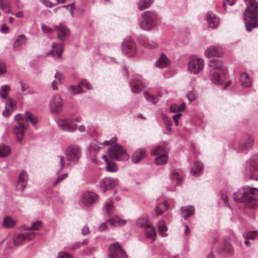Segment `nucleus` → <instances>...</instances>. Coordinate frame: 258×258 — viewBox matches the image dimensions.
<instances>
[{
	"mask_svg": "<svg viewBox=\"0 0 258 258\" xmlns=\"http://www.w3.org/2000/svg\"><path fill=\"white\" fill-rule=\"evenodd\" d=\"M109 254L108 258H127L126 252L122 249L118 242L112 243L109 247Z\"/></svg>",
	"mask_w": 258,
	"mask_h": 258,
	"instance_id": "9d476101",
	"label": "nucleus"
},
{
	"mask_svg": "<svg viewBox=\"0 0 258 258\" xmlns=\"http://www.w3.org/2000/svg\"><path fill=\"white\" fill-rule=\"evenodd\" d=\"M209 65L212 68L210 71V77L215 84H221L226 78V69L221 62L210 61Z\"/></svg>",
	"mask_w": 258,
	"mask_h": 258,
	"instance_id": "7ed1b4c3",
	"label": "nucleus"
},
{
	"mask_svg": "<svg viewBox=\"0 0 258 258\" xmlns=\"http://www.w3.org/2000/svg\"><path fill=\"white\" fill-rule=\"evenodd\" d=\"M239 81L241 82V85L244 88L250 87L252 85L250 78L245 72H243L240 74Z\"/></svg>",
	"mask_w": 258,
	"mask_h": 258,
	"instance_id": "bb28decb",
	"label": "nucleus"
},
{
	"mask_svg": "<svg viewBox=\"0 0 258 258\" xmlns=\"http://www.w3.org/2000/svg\"><path fill=\"white\" fill-rule=\"evenodd\" d=\"M11 90V87L9 85H5L0 89V97L3 99L8 98V94Z\"/></svg>",
	"mask_w": 258,
	"mask_h": 258,
	"instance_id": "c9c22d12",
	"label": "nucleus"
},
{
	"mask_svg": "<svg viewBox=\"0 0 258 258\" xmlns=\"http://www.w3.org/2000/svg\"><path fill=\"white\" fill-rule=\"evenodd\" d=\"M224 250L229 255H232L233 253V249L231 245L229 244H227L225 245Z\"/></svg>",
	"mask_w": 258,
	"mask_h": 258,
	"instance_id": "4d7b16f0",
	"label": "nucleus"
},
{
	"mask_svg": "<svg viewBox=\"0 0 258 258\" xmlns=\"http://www.w3.org/2000/svg\"><path fill=\"white\" fill-rule=\"evenodd\" d=\"M253 142L252 137H248L247 140L244 144H240L238 146V151L240 152H244L246 149L250 148Z\"/></svg>",
	"mask_w": 258,
	"mask_h": 258,
	"instance_id": "7c9ffc66",
	"label": "nucleus"
},
{
	"mask_svg": "<svg viewBox=\"0 0 258 258\" xmlns=\"http://www.w3.org/2000/svg\"><path fill=\"white\" fill-rule=\"evenodd\" d=\"M203 165L199 161H196L194 165L190 170L191 174L195 176L200 175L203 171Z\"/></svg>",
	"mask_w": 258,
	"mask_h": 258,
	"instance_id": "c85d7f7f",
	"label": "nucleus"
},
{
	"mask_svg": "<svg viewBox=\"0 0 258 258\" xmlns=\"http://www.w3.org/2000/svg\"><path fill=\"white\" fill-rule=\"evenodd\" d=\"M143 93L147 101L152 102L154 104H156L157 103V102L155 101V97L154 96L149 94L147 91H144Z\"/></svg>",
	"mask_w": 258,
	"mask_h": 258,
	"instance_id": "8fccbe9b",
	"label": "nucleus"
},
{
	"mask_svg": "<svg viewBox=\"0 0 258 258\" xmlns=\"http://www.w3.org/2000/svg\"><path fill=\"white\" fill-rule=\"evenodd\" d=\"M118 183V180L115 178L110 177H105L99 182L98 188L102 193L105 192L107 190L113 188Z\"/></svg>",
	"mask_w": 258,
	"mask_h": 258,
	"instance_id": "ddd939ff",
	"label": "nucleus"
},
{
	"mask_svg": "<svg viewBox=\"0 0 258 258\" xmlns=\"http://www.w3.org/2000/svg\"><path fill=\"white\" fill-rule=\"evenodd\" d=\"M27 128V126L23 121L18 122V124L14 126L13 132L18 141H21L23 139Z\"/></svg>",
	"mask_w": 258,
	"mask_h": 258,
	"instance_id": "f3484780",
	"label": "nucleus"
},
{
	"mask_svg": "<svg viewBox=\"0 0 258 258\" xmlns=\"http://www.w3.org/2000/svg\"><path fill=\"white\" fill-rule=\"evenodd\" d=\"M52 47L53 49L48 52L46 54V56H48L50 54H51L53 56H54V49H56V56L58 59H60L61 58V54L63 52L64 44L62 42H60L59 43H53L52 45Z\"/></svg>",
	"mask_w": 258,
	"mask_h": 258,
	"instance_id": "b1692460",
	"label": "nucleus"
},
{
	"mask_svg": "<svg viewBox=\"0 0 258 258\" xmlns=\"http://www.w3.org/2000/svg\"><path fill=\"white\" fill-rule=\"evenodd\" d=\"M143 20L140 23L141 29L145 31L153 29L159 21V17L154 11H147L142 14Z\"/></svg>",
	"mask_w": 258,
	"mask_h": 258,
	"instance_id": "20e7f679",
	"label": "nucleus"
},
{
	"mask_svg": "<svg viewBox=\"0 0 258 258\" xmlns=\"http://www.w3.org/2000/svg\"><path fill=\"white\" fill-rule=\"evenodd\" d=\"M69 92L73 95L81 93L83 92V90L80 84L77 86L72 85L68 89Z\"/></svg>",
	"mask_w": 258,
	"mask_h": 258,
	"instance_id": "ea45409f",
	"label": "nucleus"
},
{
	"mask_svg": "<svg viewBox=\"0 0 258 258\" xmlns=\"http://www.w3.org/2000/svg\"><path fill=\"white\" fill-rule=\"evenodd\" d=\"M258 235V231H250L244 233L243 236L247 239H254Z\"/></svg>",
	"mask_w": 258,
	"mask_h": 258,
	"instance_id": "de8ad7c7",
	"label": "nucleus"
},
{
	"mask_svg": "<svg viewBox=\"0 0 258 258\" xmlns=\"http://www.w3.org/2000/svg\"><path fill=\"white\" fill-rule=\"evenodd\" d=\"M0 9L6 13L9 12L10 5L9 0H0Z\"/></svg>",
	"mask_w": 258,
	"mask_h": 258,
	"instance_id": "79ce46f5",
	"label": "nucleus"
},
{
	"mask_svg": "<svg viewBox=\"0 0 258 258\" xmlns=\"http://www.w3.org/2000/svg\"><path fill=\"white\" fill-rule=\"evenodd\" d=\"M146 229V234L147 238H151L152 241H154L155 240L156 236V232L155 229L150 224L146 223L145 225Z\"/></svg>",
	"mask_w": 258,
	"mask_h": 258,
	"instance_id": "c756f323",
	"label": "nucleus"
},
{
	"mask_svg": "<svg viewBox=\"0 0 258 258\" xmlns=\"http://www.w3.org/2000/svg\"><path fill=\"white\" fill-rule=\"evenodd\" d=\"M15 224V222L13 221L10 217H6L3 221V225L5 227L11 228Z\"/></svg>",
	"mask_w": 258,
	"mask_h": 258,
	"instance_id": "c03bdc74",
	"label": "nucleus"
},
{
	"mask_svg": "<svg viewBox=\"0 0 258 258\" xmlns=\"http://www.w3.org/2000/svg\"><path fill=\"white\" fill-rule=\"evenodd\" d=\"M146 155V150L144 149H140L136 151L132 157V161L134 163H138L145 158Z\"/></svg>",
	"mask_w": 258,
	"mask_h": 258,
	"instance_id": "393cba45",
	"label": "nucleus"
},
{
	"mask_svg": "<svg viewBox=\"0 0 258 258\" xmlns=\"http://www.w3.org/2000/svg\"><path fill=\"white\" fill-rule=\"evenodd\" d=\"M153 2V0H141L138 5V8L142 11L149 8Z\"/></svg>",
	"mask_w": 258,
	"mask_h": 258,
	"instance_id": "58836bf2",
	"label": "nucleus"
},
{
	"mask_svg": "<svg viewBox=\"0 0 258 258\" xmlns=\"http://www.w3.org/2000/svg\"><path fill=\"white\" fill-rule=\"evenodd\" d=\"M41 223L40 221H38L36 222L32 223V226L31 227H29L27 228V230H38L39 227L41 226Z\"/></svg>",
	"mask_w": 258,
	"mask_h": 258,
	"instance_id": "3c124183",
	"label": "nucleus"
},
{
	"mask_svg": "<svg viewBox=\"0 0 258 258\" xmlns=\"http://www.w3.org/2000/svg\"><path fill=\"white\" fill-rule=\"evenodd\" d=\"M166 146L167 144L165 142H162L152 150L151 154L152 155H158L154 160L156 164H164L167 162L168 154Z\"/></svg>",
	"mask_w": 258,
	"mask_h": 258,
	"instance_id": "39448f33",
	"label": "nucleus"
},
{
	"mask_svg": "<svg viewBox=\"0 0 258 258\" xmlns=\"http://www.w3.org/2000/svg\"><path fill=\"white\" fill-rule=\"evenodd\" d=\"M28 180V176L27 172L24 170H22L19 174L17 184V188H20L21 191H23L26 187Z\"/></svg>",
	"mask_w": 258,
	"mask_h": 258,
	"instance_id": "412c9836",
	"label": "nucleus"
},
{
	"mask_svg": "<svg viewBox=\"0 0 258 258\" xmlns=\"http://www.w3.org/2000/svg\"><path fill=\"white\" fill-rule=\"evenodd\" d=\"M68 176L67 173H64L60 175H59L56 179V180L53 183V185L55 186L58 183H60L65 178Z\"/></svg>",
	"mask_w": 258,
	"mask_h": 258,
	"instance_id": "6e6d98bb",
	"label": "nucleus"
},
{
	"mask_svg": "<svg viewBox=\"0 0 258 258\" xmlns=\"http://www.w3.org/2000/svg\"><path fill=\"white\" fill-rule=\"evenodd\" d=\"M170 178L173 184L176 185H180L181 184V180L183 178V173L180 169H172L171 171Z\"/></svg>",
	"mask_w": 258,
	"mask_h": 258,
	"instance_id": "4be33fe9",
	"label": "nucleus"
},
{
	"mask_svg": "<svg viewBox=\"0 0 258 258\" xmlns=\"http://www.w3.org/2000/svg\"><path fill=\"white\" fill-rule=\"evenodd\" d=\"M195 213L194 206H187L182 207L181 209V214L183 218L186 220Z\"/></svg>",
	"mask_w": 258,
	"mask_h": 258,
	"instance_id": "cd10ccee",
	"label": "nucleus"
},
{
	"mask_svg": "<svg viewBox=\"0 0 258 258\" xmlns=\"http://www.w3.org/2000/svg\"><path fill=\"white\" fill-rule=\"evenodd\" d=\"M162 118L163 119L164 123L166 125V129L170 132L171 130V125L172 124V120L168 117V116L165 114H161Z\"/></svg>",
	"mask_w": 258,
	"mask_h": 258,
	"instance_id": "09e8293b",
	"label": "nucleus"
},
{
	"mask_svg": "<svg viewBox=\"0 0 258 258\" xmlns=\"http://www.w3.org/2000/svg\"><path fill=\"white\" fill-rule=\"evenodd\" d=\"M26 36L23 34L20 35L17 37L14 42V46L15 47H20L23 44H24L26 42Z\"/></svg>",
	"mask_w": 258,
	"mask_h": 258,
	"instance_id": "4c0bfd02",
	"label": "nucleus"
},
{
	"mask_svg": "<svg viewBox=\"0 0 258 258\" xmlns=\"http://www.w3.org/2000/svg\"><path fill=\"white\" fill-rule=\"evenodd\" d=\"M109 157L117 161H126L128 159L129 155L126 150L119 144H115L108 149Z\"/></svg>",
	"mask_w": 258,
	"mask_h": 258,
	"instance_id": "423d86ee",
	"label": "nucleus"
},
{
	"mask_svg": "<svg viewBox=\"0 0 258 258\" xmlns=\"http://www.w3.org/2000/svg\"><path fill=\"white\" fill-rule=\"evenodd\" d=\"M122 52L129 57H132L136 54V46L132 38H126L122 43Z\"/></svg>",
	"mask_w": 258,
	"mask_h": 258,
	"instance_id": "f8f14e48",
	"label": "nucleus"
},
{
	"mask_svg": "<svg viewBox=\"0 0 258 258\" xmlns=\"http://www.w3.org/2000/svg\"><path fill=\"white\" fill-rule=\"evenodd\" d=\"M107 165L106 166V170L110 172H115L116 169L115 166L109 163V162L107 163Z\"/></svg>",
	"mask_w": 258,
	"mask_h": 258,
	"instance_id": "338daca9",
	"label": "nucleus"
},
{
	"mask_svg": "<svg viewBox=\"0 0 258 258\" xmlns=\"http://www.w3.org/2000/svg\"><path fill=\"white\" fill-rule=\"evenodd\" d=\"M231 192V190L229 191L227 190L222 191L220 192L219 197L220 199L223 202L225 206L230 208V205L228 202V197Z\"/></svg>",
	"mask_w": 258,
	"mask_h": 258,
	"instance_id": "f704fd0d",
	"label": "nucleus"
},
{
	"mask_svg": "<svg viewBox=\"0 0 258 258\" xmlns=\"http://www.w3.org/2000/svg\"><path fill=\"white\" fill-rule=\"evenodd\" d=\"M79 84H80L81 87L83 86L88 90L92 88L90 84L86 80H82Z\"/></svg>",
	"mask_w": 258,
	"mask_h": 258,
	"instance_id": "5fc2aeb1",
	"label": "nucleus"
},
{
	"mask_svg": "<svg viewBox=\"0 0 258 258\" xmlns=\"http://www.w3.org/2000/svg\"><path fill=\"white\" fill-rule=\"evenodd\" d=\"M13 110L12 108H9L7 106V105H6V107L4 109V110L3 111V115L7 117L9 116L11 113H12Z\"/></svg>",
	"mask_w": 258,
	"mask_h": 258,
	"instance_id": "13d9d810",
	"label": "nucleus"
},
{
	"mask_svg": "<svg viewBox=\"0 0 258 258\" xmlns=\"http://www.w3.org/2000/svg\"><path fill=\"white\" fill-rule=\"evenodd\" d=\"M98 196L94 192H85L82 196V202L87 206H90L97 202Z\"/></svg>",
	"mask_w": 258,
	"mask_h": 258,
	"instance_id": "6ab92c4d",
	"label": "nucleus"
},
{
	"mask_svg": "<svg viewBox=\"0 0 258 258\" xmlns=\"http://www.w3.org/2000/svg\"><path fill=\"white\" fill-rule=\"evenodd\" d=\"M86 243L87 241L85 240H83L82 242H77L72 246V249L73 250H75L76 249L79 248L82 245L85 244Z\"/></svg>",
	"mask_w": 258,
	"mask_h": 258,
	"instance_id": "052dcab7",
	"label": "nucleus"
},
{
	"mask_svg": "<svg viewBox=\"0 0 258 258\" xmlns=\"http://www.w3.org/2000/svg\"><path fill=\"white\" fill-rule=\"evenodd\" d=\"M11 152L10 146L5 144L0 145V157L5 158L8 156Z\"/></svg>",
	"mask_w": 258,
	"mask_h": 258,
	"instance_id": "473e14b6",
	"label": "nucleus"
},
{
	"mask_svg": "<svg viewBox=\"0 0 258 258\" xmlns=\"http://www.w3.org/2000/svg\"><path fill=\"white\" fill-rule=\"evenodd\" d=\"M157 226L159 234L162 237L166 236L167 234L166 232L167 230V227L166 225L165 222L162 220L160 221L158 223Z\"/></svg>",
	"mask_w": 258,
	"mask_h": 258,
	"instance_id": "72a5a7b5",
	"label": "nucleus"
},
{
	"mask_svg": "<svg viewBox=\"0 0 258 258\" xmlns=\"http://www.w3.org/2000/svg\"><path fill=\"white\" fill-rule=\"evenodd\" d=\"M65 154L69 162L76 163L81 157V150L77 146L70 145L66 149Z\"/></svg>",
	"mask_w": 258,
	"mask_h": 258,
	"instance_id": "6e6552de",
	"label": "nucleus"
},
{
	"mask_svg": "<svg viewBox=\"0 0 258 258\" xmlns=\"http://www.w3.org/2000/svg\"><path fill=\"white\" fill-rule=\"evenodd\" d=\"M185 107L186 105L184 103H182L179 106L177 104H173L171 106L170 110L171 112L176 113L184 110Z\"/></svg>",
	"mask_w": 258,
	"mask_h": 258,
	"instance_id": "a19ab883",
	"label": "nucleus"
},
{
	"mask_svg": "<svg viewBox=\"0 0 258 258\" xmlns=\"http://www.w3.org/2000/svg\"><path fill=\"white\" fill-rule=\"evenodd\" d=\"M186 96L189 101H192L195 100L196 97L195 94L192 91H189L187 93Z\"/></svg>",
	"mask_w": 258,
	"mask_h": 258,
	"instance_id": "69168bd1",
	"label": "nucleus"
},
{
	"mask_svg": "<svg viewBox=\"0 0 258 258\" xmlns=\"http://www.w3.org/2000/svg\"><path fill=\"white\" fill-rule=\"evenodd\" d=\"M57 258H72V256L68 253L63 252H59Z\"/></svg>",
	"mask_w": 258,
	"mask_h": 258,
	"instance_id": "774afa93",
	"label": "nucleus"
},
{
	"mask_svg": "<svg viewBox=\"0 0 258 258\" xmlns=\"http://www.w3.org/2000/svg\"><path fill=\"white\" fill-rule=\"evenodd\" d=\"M7 72L6 66L3 62L0 61V75L4 74Z\"/></svg>",
	"mask_w": 258,
	"mask_h": 258,
	"instance_id": "e2e57ef3",
	"label": "nucleus"
},
{
	"mask_svg": "<svg viewBox=\"0 0 258 258\" xmlns=\"http://www.w3.org/2000/svg\"><path fill=\"white\" fill-rule=\"evenodd\" d=\"M108 221L110 224L113 226H116L117 224L119 226H122L126 224V220L120 219L117 217L111 218Z\"/></svg>",
	"mask_w": 258,
	"mask_h": 258,
	"instance_id": "e433bc0d",
	"label": "nucleus"
},
{
	"mask_svg": "<svg viewBox=\"0 0 258 258\" xmlns=\"http://www.w3.org/2000/svg\"><path fill=\"white\" fill-rule=\"evenodd\" d=\"M100 147L95 144L92 143L89 145V150L90 152H93L94 153L98 151Z\"/></svg>",
	"mask_w": 258,
	"mask_h": 258,
	"instance_id": "bf43d9fd",
	"label": "nucleus"
},
{
	"mask_svg": "<svg viewBox=\"0 0 258 258\" xmlns=\"http://www.w3.org/2000/svg\"><path fill=\"white\" fill-rule=\"evenodd\" d=\"M130 86L133 93H139L145 87V83L141 79H134L130 82Z\"/></svg>",
	"mask_w": 258,
	"mask_h": 258,
	"instance_id": "aec40b11",
	"label": "nucleus"
},
{
	"mask_svg": "<svg viewBox=\"0 0 258 258\" xmlns=\"http://www.w3.org/2000/svg\"><path fill=\"white\" fill-rule=\"evenodd\" d=\"M54 78L58 81L59 84L62 83L64 79L63 75L59 72H56Z\"/></svg>",
	"mask_w": 258,
	"mask_h": 258,
	"instance_id": "603ef678",
	"label": "nucleus"
},
{
	"mask_svg": "<svg viewBox=\"0 0 258 258\" xmlns=\"http://www.w3.org/2000/svg\"><path fill=\"white\" fill-rule=\"evenodd\" d=\"M162 206H163L162 204H159L157 206L156 210H155L156 215L157 216H159L162 214L163 211L162 210V209H161V207Z\"/></svg>",
	"mask_w": 258,
	"mask_h": 258,
	"instance_id": "0e129e2a",
	"label": "nucleus"
},
{
	"mask_svg": "<svg viewBox=\"0 0 258 258\" xmlns=\"http://www.w3.org/2000/svg\"><path fill=\"white\" fill-rule=\"evenodd\" d=\"M57 31V37L61 41L66 40L70 35V31L68 28L62 23L58 25L54 26Z\"/></svg>",
	"mask_w": 258,
	"mask_h": 258,
	"instance_id": "dca6fc26",
	"label": "nucleus"
},
{
	"mask_svg": "<svg viewBox=\"0 0 258 258\" xmlns=\"http://www.w3.org/2000/svg\"><path fill=\"white\" fill-rule=\"evenodd\" d=\"M105 208L106 213L109 215H111L114 211L113 202L110 201L105 203Z\"/></svg>",
	"mask_w": 258,
	"mask_h": 258,
	"instance_id": "a18cd8bd",
	"label": "nucleus"
},
{
	"mask_svg": "<svg viewBox=\"0 0 258 258\" xmlns=\"http://www.w3.org/2000/svg\"><path fill=\"white\" fill-rule=\"evenodd\" d=\"M170 63V60L165 54H161L160 57L155 62V66L159 68H164Z\"/></svg>",
	"mask_w": 258,
	"mask_h": 258,
	"instance_id": "a878e982",
	"label": "nucleus"
},
{
	"mask_svg": "<svg viewBox=\"0 0 258 258\" xmlns=\"http://www.w3.org/2000/svg\"><path fill=\"white\" fill-rule=\"evenodd\" d=\"M24 118L26 121H30L33 125L36 124L38 122L37 117L30 111H26L25 112L24 114Z\"/></svg>",
	"mask_w": 258,
	"mask_h": 258,
	"instance_id": "2f4dec72",
	"label": "nucleus"
},
{
	"mask_svg": "<svg viewBox=\"0 0 258 258\" xmlns=\"http://www.w3.org/2000/svg\"><path fill=\"white\" fill-rule=\"evenodd\" d=\"M40 2L46 7L51 8L54 6V4H52L50 1L49 0H40Z\"/></svg>",
	"mask_w": 258,
	"mask_h": 258,
	"instance_id": "680f3d73",
	"label": "nucleus"
},
{
	"mask_svg": "<svg viewBox=\"0 0 258 258\" xmlns=\"http://www.w3.org/2000/svg\"><path fill=\"white\" fill-rule=\"evenodd\" d=\"M56 162L59 163L60 165V168L57 171V174H58L63 169L65 164L64 157L62 155H58L55 158Z\"/></svg>",
	"mask_w": 258,
	"mask_h": 258,
	"instance_id": "37998d69",
	"label": "nucleus"
},
{
	"mask_svg": "<svg viewBox=\"0 0 258 258\" xmlns=\"http://www.w3.org/2000/svg\"><path fill=\"white\" fill-rule=\"evenodd\" d=\"M143 45L147 48H154L157 46V44L151 40L145 39L142 42Z\"/></svg>",
	"mask_w": 258,
	"mask_h": 258,
	"instance_id": "49530a36",
	"label": "nucleus"
},
{
	"mask_svg": "<svg viewBox=\"0 0 258 258\" xmlns=\"http://www.w3.org/2000/svg\"><path fill=\"white\" fill-rule=\"evenodd\" d=\"M63 107V101L58 95H54L50 100L49 108L50 112L54 115L59 114Z\"/></svg>",
	"mask_w": 258,
	"mask_h": 258,
	"instance_id": "1a4fd4ad",
	"label": "nucleus"
},
{
	"mask_svg": "<svg viewBox=\"0 0 258 258\" xmlns=\"http://www.w3.org/2000/svg\"><path fill=\"white\" fill-rule=\"evenodd\" d=\"M223 52V49L221 47L213 45L206 49L205 54L207 57L211 58L213 57H220Z\"/></svg>",
	"mask_w": 258,
	"mask_h": 258,
	"instance_id": "a211bd4d",
	"label": "nucleus"
},
{
	"mask_svg": "<svg viewBox=\"0 0 258 258\" xmlns=\"http://www.w3.org/2000/svg\"><path fill=\"white\" fill-rule=\"evenodd\" d=\"M206 17L208 26L209 27L211 28H215L218 26L220 22L219 19L216 17L213 13H207Z\"/></svg>",
	"mask_w": 258,
	"mask_h": 258,
	"instance_id": "5701e85b",
	"label": "nucleus"
},
{
	"mask_svg": "<svg viewBox=\"0 0 258 258\" xmlns=\"http://www.w3.org/2000/svg\"><path fill=\"white\" fill-rule=\"evenodd\" d=\"M56 123L58 128L63 132L72 133L78 128L77 124L70 118H59L56 119Z\"/></svg>",
	"mask_w": 258,
	"mask_h": 258,
	"instance_id": "0eeeda50",
	"label": "nucleus"
},
{
	"mask_svg": "<svg viewBox=\"0 0 258 258\" xmlns=\"http://www.w3.org/2000/svg\"><path fill=\"white\" fill-rule=\"evenodd\" d=\"M247 7L243 13L245 26L248 32L258 27V3L256 0H244Z\"/></svg>",
	"mask_w": 258,
	"mask_h": 258,
	"instance_id": "f03ea898",
	"label": "nucleus"
},
{
	"mask_svg": "<svg viewBox=\"0 0 258 258\" xmlns=\"http://www.w3.org/2000/svg\"><path fill=\"white\" fill-rule=\"evenodd\" d=\"M34 235L35 234L33 232H27L19 234L14 237V244L15 246H18L32 239L34 237Z\"/></svg>",
	"mask_w": 258,
	"mask_h": 258,
	"instance_id": "2eb2a0df",
	"label": "nucleus"
},
{
	"mask_svg": "<svg viewBox=\"0 0 258 258\" xmlns=\"http://www.w3.org/2000/svg\"><path fill=\"white\" fill-rule=\"evenodd\" d=\"M233 199L240 203H243L249 209H254L258 201V188L244 186L233 194Z\"/></svg>",
	"mask_w": 258,
	"mask_h": 258,
	"instance_id": "f257e3e1",
	"label": "nucleus"
},
{
	"mask_svg": "<svg viewBox=\"0 0 258 258\" xmlns=\"http://www.w3.org/2000/svg\"><path fill=\"white\" fill-rule=\"evenodd\" d=\"M246 168L251 177L258 180V155L252 156L246 163Z\"/></svg>",
	"mask_w": 258,
	"mask_h": 258,
	"instance_id": "9b49d317",
	"label": "nucleus"
},
{
	"mask_svg": "<svg viewBox=\"0 0 258 258\" xmlns=\"http://www.w3.org/2000/svg\"><path fill=\"white\" fill-rule=\"evenodd\" d=\"M41 29L42 31L45 33L51 34L53 32V30L52 28L45 24L41 25Z\"/></svg>",
	"mask_w": 258,
	"mask_h": 258,
	"instance_id": "864d4df0",
	"label": "nucleus"
},
{
	"mask_svg": "<svg viewBox=\"0 0 258 258\" xmlns=\"http://www.w3.org/2000/svg\"><path fill=\"white\" fill-rule=\"evenodd\" d=\"M204 65L203 59L192 57L188 62V70L190 73L198 74L203 70Z\"/></svg>",
	"mask_w": 258,
	"mask_h": 258,
	"instance_id": "4468645a",
	"label": "nucleus"
}]
</instances>
